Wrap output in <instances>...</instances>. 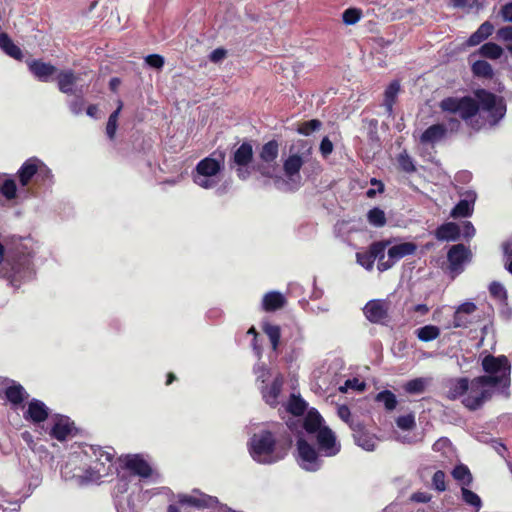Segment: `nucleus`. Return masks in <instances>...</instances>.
Returning <instances> with one entry per match:
<instances>
[{
	"instance_id": "f257e3e1",
	"label": "nucleus",
	"mask_w": 512,
	"mask_h": 512,
	"mask_svg": "<svg viewBox=\"0 0 512 512\" xmlns=\"http://www.w3.org/2000/svg\"><path fill=\"white\" fill-rule=\"evenodd\" d=\"M439 107L443 112L458 115L465 122L481 115L489 126L497 125L507 110L503 97L485 89L476 90L475 98L469 95L446 97L441 100Z\"/></svg>"
},
{
	"instance_id": "f03ea898",
	"label": "nucleus",
	"mask_w": 512,
	"mask_h": 512,
	"mask_svg": "<svg viewBox=\"0 0 512 512\" xmlns=\"http://www.w3.org/2000/svg\"><path fill=\"white\" fill-rule=\"evenodd\" d=\"M291 444L290 435L275 438L270 431H261L250 440V454L259 463L271 464L282 460Z\"/></svg>"
},
{
	"instance_id": "7ed1b4c3",
	"label": "nucleus",
	"mask_w": 512,
	"mask_h": 512,
	"mask_svg": "<svg viewBox=\"0 0 512 512\" xmlns=\"http://www.w3.org/2000/svg\"><path fill=\"white\" fill-rule=\"evenodd\" d=\"M85 454L93 458L94 461L85 471V474L73 476L76 477L79 484L95 482L112 473L114 454L111 448H109V450H103L101 447L90 446L89 449L85 451Z\"/></svg>"
},
{
	"instance_id": "20e7f679",
	"label": "nucleus",
	"mask_w": 512,
	"mask_h": 512,
	"mask_svg": "<svg viewBox=\"0 0 512 512\" xmlns=\"http://www.w3.org/2000/svg\"><path fill=\"white\" fill-rule=\"evenodd\" d=\"M484 375L480 376L494 389H507L510 385L511 365L506 356L486 355L481 362Z\"/></svg>"
},
{
	"instance_id": "39448f33",
	"label": "nucleus",
	"mask_w": 512,
	"mask_h": 512,
	"mask_svg": "<svg viewBox=\"0 0 512 512\" xmlns=\"http://www.w3.org/2000/svg\"><path fill=\"white\" fill-rule=\"evenodd\" d=\"M493 393L494 388L484 378L475 377L469 380V388L462 399V404L470 410H476L491 399Z\"/></svg>"
},
{
	"instance_id": "423d86ee",
	"label": "nucleus",
	"mask_w": 512,
	"mask_h": 512,
	"mask_svg": "<svg viewBox=\"0 0 512 512\" xmlns=\"http://www.w3.org/2000/svg\"><path fill=\"white\" fill-rule=\"evenodd\" d=\"M299 149L291 153L283 163L284 174L287 179L298 186L301 182L300 169L307 162L312 153V147L307 142H299Z\"/></svg>"
},
{
	"instance_id": "0eeeda50",
	"label": "nucleus",
	"mask_w": 512,
	"mask_h": 512,
	"mask_svg": "<svg viewBox=\"0 0 512 512\" xmlns=\"http://www.w3.org/2000/svg\"><path fill=\"white\" fill-rule=\"evenodd\" d=\"M220 170V162L207 157L198 163L196 167V174L194 175V182L202 188H212L218 183L215 177Z\"/></svg>"
},
{
	"instance_id": "6e6552de",
	"label": "nucleus",
	"mask_w": 512,
	"mask_h": 512,
	"mask_svg": "<svg viewBox=\"0 0 512 512\" xmlns=\"http://www.w3.org/2000/svg\"><path fill=\"white\" fill-rule=\"evenodd\" d=\"M19 181L22 186H27L34 176L48 178L50 170L38 158L32 157L26 160L18 170Z\"/></svg>"
},
{
	"instance_id": "1a4fd4ad",
	"label": "nucleus",
	"mask_w": 512,
	"mask_h": 512,
	"mask_svg": "<svg viewBox=\"0 0 512 512\" xmlns=\"http://www.w3.org/2000/svg\"><path fill=\"white\" fill-rule=\"evenodd\" d=\"M391 302L384 299H374L366 303L363 308L365 317L375 324H385L390 320Z\"/></svg>"
},
{
	"instance_id": "9d476101",
	"label": "nucleus",
	"mask_w": 512,
	"mask_h": 512,
	"mask_svg": "<svg viewBox=\"0 0 512 512\" xmlns=\"http://www.w3.org/2000/svg\"><path fill=\"white\" fill-rule=\"evenodd\" d=\"M401 90V85L399 80H393L386 87L384 91V99H383V107H384V115L386 116V120H383L380 124L381 128H389L390 121L394 120L393 117V106L397 102L398 94Z\"/></svg>"
},
{
	"instance_id": "9b49d317",
	"label": "nucleus",
	"mask_w": 512,
	"mask_h": 512,
	"mask_svg": "<svg viewBox=\"0 0 512 512\" xmlns=\"http://www.w3.org/2000/svg\"><path fill=\"white\" fill-rule=\"evenodd\" d=\"M471 251L463 244H457L450 248L447 253L449 262V269L454 274H459L463 271V265L470 261Z\"/></svg>"
},
{
	"instance_id": "f8f14e48",
	"label": "nucleus",
	"mask_w": 512,
	"mask_h": 512,
	"mask_svg": "<svg viewBox=\"0 0 512 512\" xmlns=\"http://www.w3.org/2000/svg\"><path fill=\"white\" fill-rule=\"evenodd\" d=\"M300 465L308 471H316L320 467V461L316 450L303 439L297 441Z\"/></svg>"
},
{
	"instance_id": "ddd939ff",
	"label": "nucleus",
	"mask_w": 512,
	"mask_h": 512,
	"mask_svg": "<svg viewBox=\"0 0 512 512\" xmlns=\"http://www.w3.org/2000/svg\"><path fill=\"white\" fill-rule=\"evenodd\" d=\"M316 440L319 450L325 456H334L340 451V444L337 442L335 434L328 427H323L316 433Z\"/></svg>"
},
{
	"instance_id": "4468645a",
	"label": "nucleus",
	"mask_w": 512,
	"mask_h": 512,
	"mask_svg": "<svg viewBox=\"0 0 512 512\" xmlns=\"http://www.w3.org/2000/svg\"><path fill=\"white\" fill-rule=\"evenodd\" d=\"M177 497L179 504L193 506L198 509L210 508L218 504L217 498L199 493L197 491H195L192 495L179 494Z\"/></svg>"
},
{
	"instance_id": "2eb2a0df",
	"label": "nucleus",
	"mask_w": 512,
	"mask_h": 512,
	"mask_svg": "<svg viewBox=\"0 0 512 512\" xmlns=\"http://www.w3.org/2000/svg\"><path fill=\"white\" fill-rule=\"evenodd\" d=\"M27 65L29 71L41 82H48L57 72V68L54 65L41 59H33Z\"/></svg>"
},
{
	"instance_id": "dca6fc26",
	"label": "nucleus",
	"mask_w": 512,
	"mask_h": 512,
	"mask_svg": "<svg viewBox=\"0 0 512 512\" xmlns=\"http://www.w3.org/2000/svg\"><path fill=\"white\" fill-rule=\"evenodd\" d=\"M416 245L411 242H404L394 245L388 249L389 264L382 263V269H390L397 261L405 256L411 255L416 251Z\"/></svg>"
},
{
	"instance_id": "f3484780",
	"label": "nucleus",
	"mask_w": 512,
	"mask_h": 512,
	"mask_svg": "<svg viewBox=\"0 0 512 512\" xmlns=\"http://www.w3.org/2000/svg\"><path fill=\"white\" fill-rule=\"evenodd\" d=\"M350 428L353 431V437L358 446L367 451H373L376 448L377 438L368 433L361 423H351Z\"/></svg>"
},
{
	"instance_id": "a211bd4d",
	"label": "nucleus",
	"mask_w": 512,
	"mask_h": 512,
	"mask_svg": "<svg viewBox=\"0 0 512 512\" xmlns=\"http://www.w3.org/2000/svg\"><path fill=\"white\" fill-rule=\"evenodd\" d=\"M124 462L127 469L140 477L147 478L152 473L149 464L139 455H128L125 457Z\"/></svg>"
},
{
	"instance_id": "6ab92c4d",
	"label": "nucleus",
	"mask_w": 512,
	"mask_h": 512,
	"mask_svg": "<svg viewBox=\"0 0 512 512\" xmlns=\"http://www.w3.org/2000/svg\"><path fill=\"white\" fill-rule=\"evenodd\" d=\"M48 407L40 400L33 399L28 404V409L24 413V418L34 423H40L47 419Z\"/></svg>"
},
{
	"instance_id": "aec40b11",
	"label": "nucleus",
	"mask_w": 512,
	"mask_h": 512,
	"mask_svg": "<svg viewBox=\"0 0 512 512\" xmlns=\"http://www.w3.org/2000/svg\"><path fill=\"white\" fill-rule=\"evenodd\" d=\"M446 396L450 400H461L466 395L467 389L469 388L468 378H455L450 379L446 384Z\"/></svg>"
},
{
	"instance_id": "412c9836",
	"label": "nucleus",
	"mask_w": 512,
	"mask_h": 512,
	"mask_svg": "<svg viewBox=\"0 0 512 512\" xmlns=\"http://www.w3.org/2000/svg\"><path fill=\"white\" fill-rule=\"evenodd\" d=\"M74 430L73 423L68 417L59 416L51 429V436L59 441L65 440Z\"/></svg>"
},
{
	"instance_id": "4be33fe9",
	"label": "nucleus",
	"mask_w": 512,
	"mask_h": 512,
	"mask_svg": "<svg viewBox=\"0 0 512 512\" xmlns=\"http://www.w3.org/2000/svg\"><path fill=\"white\" fill-rule=\"evenodd\" d=\"M77 80L78 77L73 70H62L57 75L58 89L64 94H74L73 86Z\"/></svg>"
},
{
	"instance_id": "5701e85b",
	"label": "nucleus",
	"mask_w": 512,
	"mask_h": 512,
	"mask_svg": "<svg viewBox=\"0 0 512 512\" xmlns=\"http://www.w3.org/2000/svg\"><path fill=\"white\" fill-rule=\"evenodd\" d=\"M493 31L494 25L489 21H485L478 27V29L474 33L470 35V37L466 41V44L470 47L477 46L483 41H485L489 36H491Z\"/></svg>"
},
{
	"instance_id": "b1692460",
	"label": "nucleus",
	"mask_w": 512,
	"mask_h": 512,
	"mask_svg": "<svg viewBox=\"0 0 512 512\" xmlns=\"http://www.w3.org/2000/svg\"><path fill=\"white\" fill-rule=\"evenodd\" d=\"M283 378L281 376L276 377L270 387L262 389V396L265 402L270 406H276L278 404V396L283 386Z\"/></svg>"
},
{
	"instance_id": "393cba45",
	"label": "nucleus",
	"mask_w": 512,
	"mask_h": 512,
	"mask_svg": "<svg viewBox=\"0 0 512 512\" xmlns=\"http://www.w3.org/2000/svg\"><path fill=\"white\" fill-rule=\"evenodd\" d=\"M460 235V227L453 222L445 223L436 230L437 239L442 241H455Z\"/></svg>"
},
{
	"instance_id": "a878e982",
	"label": "nucleus",
	"mask_w": 512,
	"mask_h": 512,
	"mask_svg": "<svg viewBox=\"0 0 512 512\" xmlns=\"http://www.w3.org/2000/svg\"><path fill=\"white\" fill-rule=\"evenodd\" d=\"M475 201V194L470 193L466 199L460 200L458 204L452 209L451 217H468L473 212V205Z\"/></svg>"
},
{
	"instance_id": "bb28decb",
	"label": "nucleus",
	"mask_w": 512,
	"mask_h": 512,
	"mask_svg": "<svg viewBox=\"0 0 512 512\" xmlns=\"http://www.w3.org/2000/svg\"><path fill=\"white\" fill-rule=\"evenodd\" d=\"M285 303V297L276 291L265 294L262 300V306L265 311H275L282 308Z\"/></svg>"
},
{
	"instance_id": "cd10ccee",
	"label": "nucleus",
	"mask_w": 512,
	"mask_h": 512,
	"mask_svg": "<svg viewBox=\"0 0 512 512\" xmlns=\"http://www.w3.org/2000/svg\"><path fill=\"white\" fill-rule=\"evenodd\" d=\"M430 383L431 378L419 377L406 382L403 388L408 394L418 395L424 393Z\"/></svg>"
},
{
	"instance_id": "c85d7f7f",
	"label": "nucleus",
	"mask_w": 512,
	"mask_h": 512,
	"mask_svg": "<svg viewBox=\"0 0 512 512\" xmlns=\"http://www.w3.org/2000/svg\"><path fill=\"white\" fill-rule=\"evenodd\" d=\"M389 244H390L389 241H380V242L373 243L369 248V251L373 255L374 260L378 259L377 268L381 272L387 270V269H382L381 264L382 263L389 264V256L387 257V259L385 256V250Z\"/></svg>"
},
{
	"instance_id": "c756f323",
	"label": "nucleus",
	"mask_w": 512,
	"mask_h": 512,
	"mask_svg": "<svg viewBox=\"0 0 512 512\" xmlns=\"http://www.w3.org/2000/svg\"><path fill=\"white\" fill-rule=\"evenodd\" d=\"M0 48L10 57L21 60L23 58V53L21 49L13 43L11 38L6 33L0 34Z\"/></svg>"
},
{
	"instance_id": "7c9ffc66",
	"label": "nucleus",
	"mask_w": 512,
	"mask_h": 512,
	"mask_svg": "<svg viewBox=\"0 0 512 512\" xmlns=\"http://www.w3.org/2000/svg\"><path fill=\"white\" fill-rule=\"evenodd\" d=\"M471 72L477 78L492 79L494 77L492 65L485 60L475 61L471 65Z\"/></svg>"
},
{
	"instance_id": "2f4dec72",
	"label": "nucleus",
	"mask_w": 512,
	"mask_h": 512,
	"mask_svg": "<svg viewBox=\"0 0 512 512\" xmlns=\"http://www.w3.org/2000/svg\"><path fill=\"white\" fill-rule=\"evenodd\" d=\"M303 426L306 432L309 434H316L320 429L324 427L322 426V418L320 414L314 410H311L307 413Z\"/></svg>"
},
{
	"instance_id": "473e14b6",
	"label": "nucleus",
	"mask_w": 512,
	"mask_h": 512,
	"mask_svg": "<svg viewBox=\"0 0 512 512\" xmlns=\"http://www.w3.org/2000/svg\"><path fill=\"white\" fill-rule=\"evenodd\" d=\"M253 156V149L249 143H243L235 152L233 161L237 166H246Z\"/></svg>"
},
{
	"instance_id": "72a5a7b5",
	"label": "nucleus",
	"mask_w": 512,
	"mask_h": 512,
	"mask_svg": "<svg viewBox=\"0 0 512 512\" xmlns=\"http://www.w3.org/2000/svg\"><path fill=\"white\" fill-rule=\"evenodd\" d=\"M478 53L484 58L496 60L502 56L503 48L494 42H487L479 48Z\"/></svg>"
},
{
	"instance_id": "f704fd0d",
	"label": "nucleus",
	"mask_w": 512,
	"mask_h": 512,
	"mask_svg": "<svg viewBox=\"0 0 512 512\" xmlns=\"http://www.w3.org/2000/svg\"><path fill=\"white\" fill-rule=\"evenodd\" d=\"M452 476L462 487L469 486L473 480L470 470L463 464H459L453 469Z\"/></svg>"
},
{
	"instance_id": "c9c22d12",
	"label": "nucleus",
	"mask_w": 512,
	"mask_h": 512,
	"mask_svg": "<svg viewBox=\"0 0 512 512\" xmlns=\"http://www.w3.org/2000/svg\"><path fill=\"white\" fill-rule=\"evenodd\" d=\"M279 145L275 140L265 143L260 152V158L266 163H271L276 160L278 156Z\"/></svg>"
},
{
	"instance_id": "e433bc0d",
	"label": "nucleus",
	"mask_w": 512,
	"mask_h": 512,
	"mask_svg": "<svg viewBox=\"0 0 512 512\" xmlns=\"http://www.w3.org/2000/svg\"><path fill=\"white\" fill-rule=\"evenodd\" d=\"M416 335L419 340L428 342L439 337L440 329L435 325H426L417 329Z\"/></svg>"
},
{
	"instance_id": "4c0bfd02",
	"label": "nucleus",
	"mask_w": 512,
	"mask_h": 512,
	"mask_svg": "<svg viewBox=\"0 0 512 512\" xmlns=\"http://www.w3.org/2000/svg\"><path fill=\"white\" fill-rule=\"evenodd\" d=\"M263 331L268 336V338L271 342V345H272V349L274 351H276L278 348L280 336H281L280 327L277 325L270 324V323H264Z\"/></svg>"
},
{
	"instance_id": "58836bf2",
	"label": "nucleus",
	"mask_w": 512,
	"mask_h": 512,
	"mask_svg": "<svg viewBox=\"0 0 512 512\" xmlns=\"http://www.w3.org/2000/svg\"><path fill=\"white\" fill-rule=\"evenodd\" d=\"M476 310V305L472 302H466L461 304L454 314V327H461L465 324V322L462 320L461 315L462 314H471Z\"/></svg>"
},
{
	"instance_id": "ea45409f",
	"label": "nucleus",
	"mask_w": 512,
	"mask_h": 512,
	"mask_svg": "<svg viewBox=\"0 0 512 512\" xmlns=\"http://www.w3.org/2000/svg\"><path fill=\"white\" fill-rule=\"evenodd\" d=\"M5 394L7 399L13 404H20L27 396L24 388L21 385L8 387Z\"/></svg>"
},
{
	"instance_id": "a19ab883",
	"label": "nucleus",
	"mask_w": 512,
	"mask_h": 512,
	"mask_svg": "<svg viewBox=\"0 0 512 512\" xmlns=\"http://www.w3.org/2000/svg\"><path fill=\"white\" fill-rule=\"evenodd\" d=\"M446 130H424L418 137L423 145L434 144L443 138Z\"/></svg>"
},
{
	"instance_id": "79ce46f5",
	"label": "nucleus",
	"mask_w": 512,
	"mask_h": 512,
	"mask_svg": "<svg viewBox=\"0 0 512 512\" xmlns=\"http://www.w3.org/2000/svg\"><path fill=\"white\" fill-rule=\"evenodd\" d=\"M363 16V11L360 8L350 7L342 13V21L345 25H354Z\"/></svg>"
},
{
	"instance_id": "37998d69",
	"label": "nucleus",
	"mask_w": 512,
	"mask_h": 512,
	"mask_svg": "<svg viewBox=\"0 0 512 512\" xmlns=\"http://www.w3.org/2000/svg\"><path fill=\"white\" fill-rule=\"evenodd\" d=\"M376 401L383 403L388 411H392L397 406V399L394 393L384 390L377 394Z\"/></svg>"
},
{
	"instance_id": "c03bdc74",
	"label": "nucleus",
	"mask_w": 512,
	"mask_h": 512,
	"mask_svg": "<svg viewBox=\"0 0 512 512\" xmlns=\"http://www.w3.org/2000/svg\"><path fill=\"white\" fill-rule=\"evenodd\" d=\"M287 409L293 415H296V416L302 415L306 409V403L300 397H296L295 395H292L289 400Z\"/></svg>"
},
{
	"instance_id": "a18cd8bd",
	"label": "nucleus",
	"mask_w": 512,
	"mask_h": 512,
	"mask_svg": "<svg viewBox=\"0 0 512 512\" xmlns=\"http://www.w3.org/2000/svg\"><path fill=\"white\" fill-rule=\"evenodd\" d=\"M461 492H462V498L465 503L473 506L477 510H479L481 508L482 501L476 493L467 489L466 487H462Z\"/></svg>"
},
{
	"instance_id": "49530a36",
	"label": "nucleus",
	"mask_w": 512,
	"mask_h": 512,
	"mask_svg": "<svg viewBox=\"0 0 512 512\" xmlns=\"http://www.w3.org/2000/svg\"><path fill=\"white\" fill-rule=\"evenodd\" d=\"M368 221L370 224L381 227L386 223V217L383 210L379 208H373L368 212Z\"/></svg>"
},
{
	"instance_id": "de8ad7c7",
	"label": "nucleus",
	"mask_w": 512,
	"mask_h": 512,
	"mask_svg": "<svg viewBox=\"0 0 512 512\" xmlns=\"http://www.w3.org/2000/svg\"><path fill=\"white\" fill-rule=\"evenodd\" d=\"M1 194L8 200L16 197L17 187L16 183L12 179H7L0 187Z\"/></svg>"
},
{
	"instance_id": "09e8293b",
	"label": "nucleus",
	"mask_w": 512,
	"mask_h": 512,
	"mask_svg": "<svg viewBox=\"0 0 512 512\" xmlns=\"http://www.w3.org/2000/svg\"><path fill=\"white\" fill-rule=\"evenodd\" d=\"M398 163L401 169L407 173H412L416 170L412 158L406 152L399 154Z\"/></svg>"
},
{
	"instance_id": "8fccbe9b",
	"label": "nucleus",
	"mask_w": 512,
	"mask_h": 512,
	"mask_svg": "<svg viewBox=\"0 0 512 512\" xmlns=\"http://www.w3.org/2000/svg\"><path fill=\"white\" fill-rule=\"evenodd\" d=\"M397 426L402 430H411L415 427V416L410 413L407 415L399 416L396 420Z\"/></svg>"
},
{
	"instance_id": "3c124183",
	"label": "nucleus",
	"mask_w": 512,
	"mask_h": 512,
	"mask_svg": "<svg viewBox=\"0 0 512 512\" xmlns=\"http://www.w3.org/2000/svg\"><path fill=\"white\" fill-rule=\"evenodd\" d=\"M357 262L367 270H371L374 265V258L370 251L358 252L356 254Z\"/></svg>"
},
{
	"instance_id": "603ef678",
	"label": "nucleus",
	"mask_w": 512,
	"mask_h": 512,
	"mask_svg": "<svg viewBox=\"0 0 512 512\" xmlns=\"http://www.w3.org/2000/svg\"><path fill=\"white\" fill-rule=\"evenodd\" d=\"M446 475L443 471L438 470L434 473L432 477V485L434 489H436L439 492H443L446 490V483H445Z\"/></svg>"
},
{
	"instance_id": "864d4df0",
	"label": "nucleus",
	"mask_w": 512,
	"mask_h": 512,
	"mask_svg": "<svg viewBox=\"0 0 512 512\" xmlns=\"http://www.w3.org/2000/svg\"><path fill=\"white\" fill-rule=\"evenodd\" d=\"M85 107V100L82 95H77L69 102V109L75 115H80Z\"/></svg>"
},
{
	"instance_id": "5fc2aeb1",
	"label": "nucleus",
	"mask_w": 512,
	"mask_h": 512,
	"mask_svg": "<svg viewBox=\"0 0 512 512\" xmlns=\"http://www.w3.org/2000/svg\"><path fill=\"white\" fill-rule=\"evenodd\" d=\"M434 451H441L444 455L453 452L451 442L447 438H440L433 444Z\"/></svg>"
},
{
	"instance_id": "6e6d98bb",
	"label": "nucleus",
	"mask_w": 512,
	"mask_h": 512,
	"mask_svg": "<svg viewBox=\"0 0 512 512\" xmlns=\"http://www.w3.org/2000/svg\"><path fill=\"white\" fill-rule=\"evenodd\" d=\"M489 291L493 297L499 300L506 298V290L503 285L498 282H492L489 286Z\"/></svg>"
},
{
	"instance_id": "4d7b16f0",
	"label": "nucleus",
	"mask_w": 512,
	"mask_h": 512,
	"mask_svg": "<svg viewBox=\"0 0 512 512\" xmlns=\"http://www.w3.org/2000/svg\"><path fill=\"white\" fill-rule=\"evenodd\" d=\"M145 62L152 68L161 69L164 66V57L159 54H150L145 58Z\"/></svg>"
},
{
	"instance_id": "13d9d810",
	"label": "nucleus",
	"mask_w": 512,
	"mask_h": 512,
	"mask_svg": "<svg viewBox=\"0 0 512 512\" xmlns=\"http://www.w3.org/2000/svg\"><path fill=\"white\" fill-rule=\"evenodd\" d=\"M338 416L349 425L351 423H355L353 419H351L350 409L346 405H341L337 409Z\"/></svg>"
},
{
	"instance_id": "bf43d9fd",
	"label": "nucleus",
	"mask_w": 512,
	"mask_h": 512,
	"mask_svg": "<svg viewBox=\"0 0 512 512\" xmlns=\"http://www.w3.org/2000/svg\"><path fill=\"white\" fill-rule=\"evenodd\" d=\"M497 37L502 41H512V26H505L498 29Z\"/></svg>"
},
{
	"instance_id": "052dcab7",
	"label": "nucleus",
	"mask_w": 512,
	"mask_h": 512,
	"mask_svg": "<svg viewBox=\"0 0 512 512\" xmlns=\"http://www.w3.org/2000/svg\"><path fill=\"white\" fill-rule=\"evenodd\" d=\"M226 55L227 51L224 48H216L211 52L209 59L211 62L217 63L223 60Z\"/></svg>"
},
{
	"instance_id": "680f3d73",
	"label": "nucleus",
	"mask_w": 512,
	"mask_h": 512,
	"mask_svg": "<svg viewBox=\"0 0 512 512\" xmlns=\"http://www.w3.org/2000/svg\"><path fill=\"white\" fill-rule=\"evenodd\" d=\"M333 151V144L332 142L327 138H323L320 144V152L324 157L329 156Z\"/></svg>"
},
{
	"instance_id": "e2e57ef3",
	"label": "nucleus",
	"mask_w": 512,
	"mask_h": 512,
	"mask_svg": "<svg viewBox=\"0 0 512 512\" xmlns=\"http://www.w3.org/2000/svg\"><path fill=\"white\" fill-rule=\"evenodd\" d=\"M356 389L359 391L364 390L365 384L363 382H360L358 379H348L345 382V389Z\"/></svg>"
},
{
	"instance_id": "0e129e2a",
	"label": "nucleus",
	"mask_w": 512,
	"mask_h": 512,
	"mask_svg": "<svg viewBox=\"0 0 512 512\" xmlns=\"http://www.w3.org/2000/svg\"><path fill=\"white\" fill-rule=\"evenodd\" d=\"M461 234L465 238H471V237L474 236L475 228H474V226L472 225L471 222L466 221V222L463 223Z\"/></svg>"
},
{
	"instance_id": "69168bd1",
	"label": "nucleus",
	"mask_w": 512,
	"mask_h": 512,
	"mask_svg": "<svg viewBox=\"0 0 512 512\" xmlns=\"http://www.w3.org/2000/svg\"><path fill=\"white\" fill-rule=\"evenodd\" d=\"M501 15L505 21L512 22V2L502 6Z\"/></svg>"
},
{
	"instance_id": "338daca9",
	"label": "nucleus",
	"mask_w": 512,
	"mask_h": 512,
	"mask_svg": "<svg viewBox=\"0 0 512 512\" xmlns=\"http://www.w3.org/2000/svg\"><path fill=\"white\" fill-rule=\"evenodd\" d=\"M430 499L431 496L425 492H416L411 496V500L418 503H426L429 502Z\"/></svg>"
},
{
	"instance_id": "774afa93",
	"label": "nucleus",
	"mask_w": 512,
	"mask_h": 512,
	"mask_svg": "<svg viewBox=\"0 0 512 512\" xmlns=\"http://www.w3.org/2000/svg\"><path fill=\"white\" fill-rule=\"evenodd\" d=\"M86 114L94 119L100 118V110L95 104H91L86 108Z\"/></svg>"
}]
</instances>
